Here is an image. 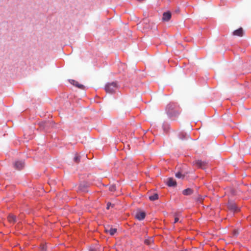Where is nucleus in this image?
<instances>
[{"mask_svg": "<svg viewBox=\"0 0 251 251\" xmlns=\"http://www.w3.org/2000/svg\"><path fill=\"white\" fill-rule=\"evenodd\" d=\"M117 88L116 83L113 82L107 84L105 87V90L107 93H112L115 92Z\"/></svg>", "mask_w": 251, "mask_h": 251, "instance_id": "f257e3e1", "label": "nucleus"}, {"mask_svg": "<svg viewBox=\"0 0 251 251\" xmlns=\"http://www.w3.org/2000/svg\"><path fill=\"white\" fill-rule=\"evenodd\" d=\"M193 165L202 169H206L207 166V163L206 162L202 161L201 160H195L193 162Z\"/></svg>", "mask_w": 251, "mask_h": 251, "instance_id": "f03ea898", "label": "nucleus"}, {"mask_svg": "<svg viewBox=\"0 0 251 251\" xmlns=\"http://www.w3.org/2000/svg\"><path fill=\"white\" fill-rule=\"evenodd\" d=\"M228 209L233 212H235L239 210V208L236 206L234 201H228L227 203Z\"/></svg>", "mask_w": 251, "mask_h": 251, "instance_id": "7ed1b4c3", "label": "nucleus"}, {"mask_svg": "<svg viewBox=\"0 0 251 251\" xmlns=\"http://www.w3.org/2000/svg\"><path fill=\"white\" fill-rule=\"evenodd\" d=\"M104 231L106 233H109L110 235H114L117 231V229L115 228H112L110 226L105 227Z\"/></svg>", "mask_w": 251, "mask_h": 251, "instance_id": "20e7f679", "label": "nucleus"}, {"mask_svg": "<svg viewBox=\"0 0 251 251\" xmlns=\"http://www.w3.org/2000/svg\"><path fill=\"white\" fill-rule=\"evenodd\" d=\"M167 184L169 187H175L176 185V182L173 177L168 178Z\"/></svg>", "mask_w": 251, "mask_h": 251, "instance_id": "39448f33", "label": "nucleus"}, {"mask_svg": "<svg viewBox=\"0 0 251 251\" xmlns=\"http://www.w3.org/2000/svg\"><path fill=\"white\" fill-rule=\"evenodd\" d=\"M24 163L23 161H17L14 163L15 168L19 170L22 169L24 167Z\"/></svg>", "mask_w": 251, "mask_h": 251, "instance_id": "423d86ee", "label": "nucleus"}, {"mask_svg": "<svg viewBox=\"0 0 251 251\" xmlns=\"http://www.w3.org/2000/svg\"><path fill=\"white\" fill-rule=\"evenodd\" d=\"M243 33H244L243 29L242 27H240V28H238V29L234 30L233 32V35L234 36H240V37L243 36Z\"/></svg>", "mask_w": 251, "mask_h": 251, "instance_id": "0eeeda50", "label": "nucleus"}, {"mask_svg": "<svg viewBox=\"0 0 251 251\" xmlns=\"http://www.w3.org/2000/svg\"><path fill=\"white\" fill-rule=\"evenodd\" d=\"M146 216V213L143 211H139L135 215L136 218L138 219L139 220H143Z\"/></svg>", "mask_w": 251, "mask_h": 251, "instance_id": "6e6552de", "label": "nucleus"}, {"mask_svg": "<svg viewBox=\"0 0 251 251\" xmlns=\"http://www.w3.org/2000/svg\"><path fill=\"white\" fill-rule=\"evenodd\" d=\"M171 13L169 11L164 12L163 14L162 20L164 21H168L171 18Z\"/></svg>", "mask_w": 251, "mask_h": 251, "instance_id": "1a4fd4ad", "label": "nucleus"}, {"mask_svg": "<svg viewBox=\"0 0 251 251\" xmlns=\"http://www.w3.org/2000/svg\"><path fill=\"white\" fill-rule=\"evenodd\" d=\"M70 82L73 84V85L77 87V88L81 89H83L84 86L82 84H79L78 82L75 80H70Z\"/></svg>", "mask_w": 251, "mask_h": 251, "instance_id": "9d476101", "label": "nucleus"}, {"mask_svg": "<svg viewBox=\"0 0 251 251\" xmlns=\"http://www.w3.org/2000/svg\"><path fill=\"white\" fill-rule=\"evenodd\" d=\"M7 219L8 221L11 223H14L16 221V216L12 214L9 215L7 217Z\"/></svg>", "mask_w": 251, "mask_h": 251, "instance_id": "9b49d317", "label": "nucleus"}, {"mask_svg": "<svg viewBox=\"0 0 251 251\" xmlns=\"http://www.w3.org/2000/svg\"><path fill=\"white\" fill-rule=\"evenodd\" d=\"M193 192V190L190 188H187L185 190H184L182 192V194L184 195H190L192 194Z\"/></svg>", "mask_w": 251, "mask_h": 251, "instance_id": "f8f14e48", "label": "nucleus"}, {"mask_svg": "<svg viewBox=\"0 0 251 251\" xmlns=\"http://www.w3.org/2000/svg\"><path fill=\"white\" fill-rule=\"evenodd\" d=\"M153 239L151 237L148 239H146L144 241V243L148 246H151L153 243Z\"/></svg>", "mask_w": 251, "mask_h": 251, "instance_id": "ddd939ff", "label": "nucleus"}, {"mask_svg": "<svg viewBox=\"0 0 251 251\" xmlns=\"http://www.w3.org/2000/svg\"><path fill=\"white\" fill-rule=\"evenodd\" d=\"M149 199L151 201H154L158 199V195L157 193H154L151 195L149 196Z\"/></svg>", "mask_w": 251, "mask_h": 251, "instance_id": "4468645a", "label": "nucleus"}, {"mask_svg": "<svg viewBox=\"0 0 251 251\" xmlns=\"http://www.w3.org/2000/svg\"><path fill=\"white\" fill-rule=\"evenodd\" d=\"M176 176L177 177V178H183L185 176L184 175H182L181 173L180 172H177L176 174Z\"/></svg>", "mask_w": 251, "mask_h": 251, "instance_id": "2eb2a0df", "label": "nucleus"}, {"mask_svg": "<svg viewBox=\"0 0 251 251\" xmlns=\"http://www.w3.org/2000/svg\"><path fill=\"white\" fill-rule=\"evenodd\" d=\"M74 160L76 163H79L80 162V156L77 154H75Z\"/></svg>", "mask_w": 251, "mask_h": 251, "instance_id": "dca6fc26", "label": "nucleus"}, {"mask_svg": "<svg viewBox=\"0 0 251 251\" xmlns=\"http://www.w3.org/2000/svg\"><path fill=\"white\" fill-rule=\"evenodd\" d=\"M109 190L111 192H115L116 190L115 185H113L110 186V187H109Z\"/></svg>", "mask_w": 251, "mask_h": 251, "instance_id": "f3484780", "label": "nucleus"}, {"mask_svg": "<svg viewBox=\"0 0 251 251\" xmlns=\"http://www.w3.org/2000/svg\"><path fill=\"white\" fill-rule=\"evenodd\" d=\"M175 216V221H174V223H177V222L178 221V220H179V218H178V214H176Z\"/></svg>", "mask_w": 251, "mask_h": 251, "instance_id": "a211bd4d", "label": "nucleus"}, {"mask_svg": "<svg viewBox=\"0 0 251 251\" xmlns=\"http://www.w3.org/2000/svg\"><path fill=\"white\" fill-rule=\"evenodd\" d=\"M234 236H237L239 234V231L238 229H234L233 232Z\"/></svg>", "mask_w": 251, "mask_h": 251, "instance_id": "6ab92c4d", "label": "nucleus"}, {"mask_svg": "<svg viewBox=\"0 0 251 251\" xmlns=\"http://www.w3.org/2000/svg\"><path fill=\"white\" fill-rule=\"evenodd\" d=\"M112 205V206L113 207L114 206V204H112L111 203V202H108L107 203V207H106V208L107 209H109V207H110V206Z\"/></svg>", "mask_w": 251, "mask_h": 251, "instance_id": "aec40b11", "label": "nucleus"}, {"mask_svg": "<svg viewBox=\"0 0 251 251\" xmlns=\"http://www.w3.org/2000/svg\"><path fill=\"white\" fill-rule=\"evenodd\" d=\"M79 188L80 190H82V191H84V189H83V188H82V185H80L79 186Z\"/></svg>", "mask_w": 251, "mask_h": 251, "instance_id": "412c9836", "label": "nucleus"}, {"mask_svg": "<svg viewBox=\"0 0 251 251\" xmlns=\"http://www.w3.org/2000/svg\"><path fill=\"white\" fill-rule=\"evenodd\" d=\"M41 251H46V249L44 247H43Z\"/></svg>", "mask_w": 251, "mask_h": 251, "instance_id": "4be33fe9", "label": "nucleus"}, {"mask_svg": "<svg viewBox=\"0 0 251 251\" xmlns=\"http://www.w3.org/2000/svg\"><path fill=\"white\" fill-rule=\"evenodd\" d=\"M89 251H95L94 249H90Z\"/></svg>", "mask_w": 251, "mask_h": 251, "instance_id": "5701e85b", "label": "nucleus"}, {"mask_svg": "<svg viewBox=\"0 0 251 251\" xmlns=\"http://www.w3.org/2000/svg\"><path fill=\"white\" fill-rule=\"evenodd\" d=\"M182 137H183V138H184V135H182Z\"/></svg>", "mask_w": 251, "mask_h": 251, "instance_id": "b1692460", "label": "nucleus"}]
</instances>
